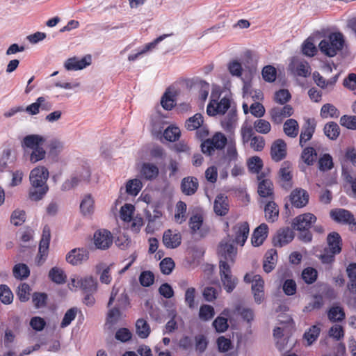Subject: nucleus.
Wrapping results in <instances>:
<instances>
[{
	"mask_svg": "<svg viewBox=\"0 0 356 356\" xmlns=\"http://www.w3.org/2000/svg\"><path fill=\"white\" fill-rule=\"evenodd\" d=\"M237 250L227 242H221L218 248L220 258V277L222 286L227 293L232 292L238 284V279L233 276L231 266L235 263Z\"/></svg>",
	"mask_w": 356,
	"mask_h": 356,
	"instance_id": "nucleus-1",
	"label": "nucleus"
},
{
	"mask_svg": "<svg viewBox=\"0 0 356 356\" xmlns=\"http://www.w3.org/2000/svg\"><path fill=\"white\" fill-rule=\"evenodd\" d=\"M344 44L343 35L340 32H335L330 33L327 38L322 40L318 47L323 54L329 57H334L343 49Z\"/></svg>",
	"mask_w": 356,
	"mask_h": 356,
	"instance_id": "nucleus-2",
	"label": "nucleus"
},
{
	"mask_svg": "<svg viewBox=\"0 0 356 356\" xmlns=\"http://www.w3.org/2000/svg\"><path fill=\"white\" fill-rule=\"evenodd\" d=\"M228 141V138L223 133L217 131L211 138H208L201 143V150L203 154L212 156L216 150H223Z\"/></svg>",
	"mask_w": 356,
	"mask_h": 356,
	"instance_id": "nucleus-3",
	"label": "nucleus"
},
{
	"mask_svg": "<svg viewBox=\"0 0 356 356\" xmlns=\"http://www.w3.org/2000/svg\"><path fill=\"white\" fill-rule=\"evenodd\" d=\"M91 172L88 164L76 168L74 173L70 179L65 180L62 184L63 191H70L82 182L88 183L90 179Z\"/></svg>",
	"mask_w": 356,
	"mask_h": 356,
	"instance_id": "nucleus-4",
	"label": "nucleus"
},
{
	"mask_svg": "<svg viewBox=\"0 0 356 356\" xmlns=\"http://www.w3.org/2000/svg\"><path fill=\"white\" fill-rule=\"evenodd\" d=\"M51 239V230L49 225L44 226L39 243L38 253L35 258L38 265L42 264L47 258Z\"/></svg>",
	"mask_w": 356,
	"mask_h": 356,
	"instance_id": "nucleus-5",
	"label": "nucleus"
},
{
	"mask_svg": "<svg viewBox=\"0 0 356 356\" xmlns=\"http://www.w3.org/2000/svg\"><path fill=\"white\" fill-rule=\"evenodd\" d=\"M293 108L289 104L283 106H274L269 111V115L271 121L275 124H280L286 118L293 114Z\"/></svg>",
	"mask_w": 356,
	"mask_h": 356,
	"instance_id": "nucleus-6",
	"label": "nucleus"
},
{
	"mask_svg": "<svg viewBox=\"0 0 356 356\" xmlns=\"http://www.w3.org/2000/svg\"><path fill=\"white\" fill-rule=\"evenodd\" d=\"M258 193L262 197H274V186L272 181L268 178V175L265 172H261L257 175Z\"/></svg>",
	"mask_w": 356,
	"mask_h": 356,
	"instance_id": "nucleus-7",
	"label": "nucleus"
},
{
	"mask_svg": "<svg viewBox=\"0 0 356 356\" xmlns=\"http://www.w3.org/2000/svg\"><path fill=\"white\" fill-rule=\"evenodd\" d=\"M230 99L224 97L220 102L211 99L207 108V113L209 116H215L218 114H225L230 107Z\"/></svg>",
	"mask_w": 356,
	"mask_h": 356,
	"instance_id": "nucleus-8",
	"label": "nucleus"
},
{
	"mask_svg": "<svg viewBox=\"0 0 356 356\" xmlns=\"http://www.w3.org/2000/svg\"><path fill=\"white\" fill-rule=\"evenodd\" d=\"M330 218L336 222L343 225H356L353 214L344 209H332L330 213Z\"/></svg>",
	"mask_w": 356,
	"mask_h": 356,
	"instance_id": "nucleus-9",
	"label": "nucleus"
},
{
	"mask_svg": "<svg viewBox=\"0 0 356 356\" xmlns=\"http://www.w3.org/2000/svg\"><path fill=\"white\" fill-rule=\"evenodd\" d=\"M115 299H117L118 307L125 309L130 305L129 298L125 289L114 285L108 302V307H110Z\"/></svg>",
	"mask_w": 356,
	"mask_h": 356,
	"instance_id": "nucleus-10",
	"label": "nucleus"
},
{
	"mask_svg": "<svg viewBox=\"0 0 356 356\" xmlns=\"http://www.w3.org/2000/svg\"><path fill=\"white\" fill-rule=\"evenodd\" d=\"M94 244L97 249L107 250L113 244V236L106 229L97 230L94 234Z\"/></svg>",
	"mask_w": 356,
	"mask_h": 356,
	"instance_id": "nucleus-11",
	"label": "nucleus"
},
{
	"mask_svg": "<svg viewBox=\"0 0 356 356\" xmlns=\"http://www.w3.org/2000/svg\"><path fill=\"white\" fill-rule=\"evenodd\" d=\"M270 157L275 162H280L284 159L287 154L286 143L282 139L275 140L271 145Z\"/></svg>",
	"mask_w": 356,
	"mask_h": 356,
	"instance_id": "nucleus-12",
	"label": "nucleus"
},
{
	"mask_svg": "<svg viewBox=\"0 0 356 356\" xmlns=\"http://www.w3.org/2000/svg\"><path fill=\"white\" fill-rule=\"evenodd\" d=\"M317 220L316 216L311 213H305L296 216L292 223L294 229L300 230L310 229Z\"/></svg>",
	"mask_w": 356,
	"mask_h": 356,
	"instance_id": "nucleus-13",
	"label": "nucleus"
},
{
	"mask_svg": "<svg viewBox=\"0 0 356 356\" xmlns=\"http://www.w3.org/2000/svg\"><path fill=\"white\" fill-rule=\"evenodd\" d=\"M88 258L89 252L86 248H74L66 255V261L73 266L80 265Z\"/></svg>",
	"mask_w": 356,
	"mask_h": 356,
	"instance_id": "nucleus-14",
	"label": "nucleus"
},
{
	"mask_svg": "<svg viewBox=\"0 0 356 356\" xmlns=\"http://www.w3.org/2000/svg\"><path fill=\"white\" fill-rule=\"evenodd\" d=\"M163 243L165 248L175 249L181 243V235L177 230L167 229L163 234Z\"/></svg>",
	"mask_w": 356,
	"mask_h": 356,
	"instance_id": "nucleus-15",
	"label": "nucleus"
},
{
	"mask_svg": "<svg viewBox=\"0 0 356 356\" xmlns=\"http://www.w3.org/2000/svg\"><path fill=\"white\" fill-rule=\"evenodd\" d=\"M289 70L296 75L302 77H307L311 74V67L308 62L293 59L289 65Z\"/></svg>",
	"mask_w": 356,
	"mask_h": 356,
	"instance_id": "nucleus-16",
	"label": "nucleus"
},
{
	"mask_svg": "<svg viewBox=\"0 0 356 356\" xmlns=\"http://www.w3.org/2000/svg\"><path fill=\"white\" fill-rule=\"evenodd\" d=\"M49 191L47 184H39L38 181L33 179L29 190V198L32 201L41 200Z\"/></svg>",
	"mask_w": 356,
	"mask_h": 356,
	"instance_id": "nucleus-17",
	"label": "nucleus"
},
{
	"mask_svg": "<svg viewBox=\"0 0 356 356\" xmlns=\"http://www.w3.org/2000/svg\"><path fill=\"white\" fill-rule=\"evenodd\" d=\"M316 122L314 119L308 118L303 125L300 135L299 145L302 147L305 143L312 139L316 129Z\"/></svg>",
	"mask_w": 356,
	"mask_h": 356,
	"instance_id": "nucleus-18",
	"label": "nucleus"
},
{
	"mask_svg": "<svg viewBox=\"0 0 356 356\" xmlns=\"http://www.w3.org/2000/svg\"><path fill=\"white\" fill-rule=\"evenodd\" d=\"M91 63L90 55H86L81 59H79L76 57L70 58L65 62L64 66L67 70H80Z\"/></svg>",
	"mask_w": 356,
	"mask_h": 356,
	"instance_id": "nucleus-19",
	"label": "nucleus"
},
{
	"mask_svg": "<svg viewBox=\"0 0 356 356\" xmlns=\"http://www.w3.org/2000/svg\"><path fill=\"white\" fill-rule=\"evenodd\" d=\"M309 193L302 188L294 189L290 195V200L292 205L296 208H302L309 202Z\"/></svg>",
	"mask_w": 356,
	"mask_h": 356,
	"instance_id": "nucleus-20",
	"label": "nucleus"
},
{
	"mask_svg": "<svg viewBox=\"0 0 356 356\" xmlns=\"http://www.w3.org/2000/svg\"><path fill=\"white\" fill-rule=\"evenodd\" d=\"M233 231L235 234V242L243 246L249 235V224L247 222H238L234 226Z\"/></svg>",
	"mask_w": 356,
	"mask_h": 356,
	"instance_id": "nucleus-21",
	"label": "nucleus"
},
{
	"mask_svg": "<svg viewBox=\"0 0 356 356\" xmlns=\"http://www.w3.org/2000/svg\"><path fill=\"white\" fill-rule=\"evenodd\" d=\"M291 163L289 161H284L279 170V177L282 186L286 189L292 187V174L291 171Z\"/></svg>",
	"mask_w": 356,
	"mask_h": 356,
	"instance_id": "nucleus-22",
	"label": "nucleus"
},
{
	"mask_svg": "<svg viewBox=\"0 0 356 356\" xmlns=\"http://www.w3.org/2000/svg\"><path fill=\"white\" fill-rule=\"evenodd\" d=\"M294 238L293 232L289 227L280 229L273 238V242L276 247H282L290 243Z\"/></svg>",
	"mask_w": 356,
	"mask_h": 356,
	"instance_id": "nucleus-23",
	"label": "nucleus"
},
{
	"mask_svg": "<svg viewBox=\"0 0 356 356\" xmlns=\"http://www.w3.org/2000/svg\"><path fill=\"white\" fill-rule=\"evenodd\" d=\"M198 187V180L195 177L188 176L181 180V191L186 195H194L197 192Z\"/></svg>",
	"mask_w": 356,
	"mask_h": 356,
	"instance_id": "nucleus-24",
	"label": "nucleus"
},
{
	"mask_svg": "<svg viewBox=\"0 0 356 356\" xmlns=\"http://www.w3.org/2000/svg\"><path fill=\"white\" fill-rule=\"evenodd\" d=\"M214 212L216 215L224 216L229 212V204L227 196L224 194H218L213 204Z\"/></svg>",
	"mask_w": 356,
	"mask_h": 356,
	"instance_id": "nucleus-25",
	"label": "nucleus"
},
{
	"mask_svg": "<svg viewBox=\"0 0 356 356\" xmlns=\"http://www.w3.org/2000/svg\"><path fill=\"white\" fill-rule=\"evenodd\" d=\"M327 250L334 254H339L342 249V238L337 232L328 234L327 236Z\"/></svg>",
	"mask_w": 356,
	"mask_h": 356,
	"instance_id": "nucleus-26",
	"label": "nucleus"
},
{
	"mask_svg": "<svg viewBox=\"0 0 356 356\" xmlns=\"http://www.w3.org/2000/svg\"><path fill=\"white\" fill-rule=\"evenodd\" d=\"M268 234V227L265 223H261L253 232L251 237L252 244L254 247L261 245L265 239L267 238Z\"/></svg>",
	"mask_w": 356,
	"mask_h": 356,
	"instance_id": "nucleus-27",
	"label": "nucleus"
},
{
	"mask_svg": "<svg viewBox=\"0 0 356 356\" xmlns=\"http://www.w3.org/2000/svg\"><path fill=\"white\" fill-rule=\"evenodd\" d=\"M49 178V171L44 166H39L33 168L29 175L30 183H33V179L38 181L39 184H47V181Z\"/></svg>",
	"mask_w": 356,
	"mask_h": 356,
	"instance_id": "nucleus-28",
	"label": "nucleus"
},
{
	"mask_svg": "<svg viewBox=\"0 0 356 356\" xmlns=\"http://www.w3.org/2000/svg\"><path fill=\"white\" fill-rule=\"evenodd\" d=\"M277 261V252L275 249L268 250L265 254L263 268L264 270L268 273L271 272L275 267Z\"/></svg>",
	"mask_w": 356,
	"mask_h": 356,
	"instance_id": "nucleus-29",
	"label": "nucleus"
},
{
	"mask_svg": "<svg viewBox=\"0 0 356 356\" xmlns=\"http://www.w3.org/2000/svg\"><path fill=\"white\" fill-rule=\"evenodd\" d=\"M237 121L236 111H230L221 121L222 129L229 134H233Z\"/></svg>",
	"mask_w": 356,
	"mask_h": 356,
	"instance_id": "nucleus-30",
	"label": "nucleus"
},
{
	"mask_svg": "<svg viewBox=\"0 0 356 356\" xmlns=\"http://www.w3.org/2000/svg\"><path fill=\"white\" fill-rule=\"evenodd\" d=\"M283 131L287 136L296 138L299 133V124L297 120L293 118L286 120L283 124Z\"/></svg>",
	"mask_w": 356,
	"mask_h": 356,
	"instance_id": "nucleus-31",
	"label": "nucleus"
},
{
	"mask_svg": "<svg viewBox=\"0 0 356 356\" xmlns=\"http://www.w3.org/2000/svg\"><path fill=\"white\" fill-rule=\"evenodd\" d=\"M159 172L158 167L149 163H143L140 170L142 177L147 180L155 179L158 176Z\"/></svg>",
	"mask_w": 356,
	"mask_h": 356,
	"instance_id": "nucleus-32",
	"label": "nucleus"
},
{
	"mask_svg": "<svg viewBox=\"0 0 356 356\" xmlns=\"http://www.w3.org/2000/svg\"><path fill=\"white\" fill-rule=\"evenodd\" d=\"M327 317L331 322H341L345 319L346 314L343 307L333 305L327 311Z\"/></svg>",
	"mask_w": 356,
	"mask_h": 356,
	"instance_id": "nucleus-33",
	"label": "nucleus"
},
{
	"mask_svg": "<svg viewBox=\"0 0 356 356\" xmlns=\"http://www.w3.org/2000/svg\"><path fill=\"white\" fill-rule=\"evenodd\" d=\"M44 142V138L40 135H28L25 136L22 143L23 147H28L33 149L39 147Z\"/></svg>",
	"mask_w": 356,
	"mask_h": 356,
	"instance_id": "nucleus-34",
	"label": "nucleus"
},
{
	"mask_svg": "<svg viewBox=\"0 0 356 356\" xmlns=\"http://www.w3.org/2000/svg\"><path fill=\"white\" fill-rule=\"evenodd\" d=\"M346 273L349 279L347 287L351 293L356 295V263L350 264Z\"/></svg>",
	"mask_w": 356,
	"mask_h": 356,
	"instance_id": "nucleus-35",
	"label": "nucleus"
},
{
	"mask_svg": "<svg viewBox=\"0 0 356 356\" xmlns=\"http://www.w3.org/2000/svg\"><path fill=\"white\" fill-rule=\"evenodd\" d=\"M265 217L267 221L273 222L278 218L279 209L277 205L273 201H269L264 208Z\"/></svg>",
	"mask_w": 356,
	"mask_h": 356,
	"instance_id": "nucleus-36",
	"label": "nucleus"
},
{
	"mask_svg": "<svg viewBox=\"0 0 356 356\" xmlns=\"http://www.w3.org/2000/svg\"><path fill=\"white\" fill-rule=\"evenodd\" d=\"M94 200L90 195H86L80 204V209L85 216H91L95 210Z\"/></svg>",
	"mask_w": 356,
	"mask_h": 356,
	"instance_id": "nucleus-37",
	"label": "nucleus"
},
{
	"mask_svg": "<svg viewBox=\"0 0 356 356\" xmlns=\"http://www.w3.org/2000/svg\"><path fill=\"white\" fill-rule=\"evenodd\" d=\"M323 132L329 139L335 140L340 134V128L337 123L329 122L325 124Z\"/></svg>",
	"mask_w": 356,
	"mask_h": 356,
	"instance_id": "nucleus-38",
	"label": "nucleus"
},
{
	"mask_svg": "<svg viewBox=\"0 0 356 356\" xmlns=\"http://www.w3.org/2000/svg\"><path fill=\"white\" fill-rule=\"evenodd\" d=\"M204 118L200 113H195L189 118L185 122V127L188 131H195L202 126Z\"/></svg>",
	"mask_w": 356,
	"mask_h": 356,
	"instance_id": "nucleus-39",
	"label": "nucleus"
},
{
	"mask_svg": "<svg viewBox=\"0 0 356 356\" xmlns=\"http://www.w3.org/2000/svg\"><path fill=\"white\" fill-rule=\"evenodd\" d=\"M247 165L251 173L257 174V175H259L261 172V170L264 166V163L259 156H254L248 159Z\"/></svg>",
	"mask_w": 356,
	"mask_h": 356,
	"instance_id": "nucleus-40",
	"label": "nucleus"
},
{
	"mask_svg": "<svg viewBox=\"0 0 356 356\" xmlns=\"http://www.w3.org/2000/svg\"><path fill=\"white\" fill-rule=\"evenodd\" d=\"M80 286L83 292L96 293L97 282L92 277H85L80 280Z\"/></svg>",
	"mask_w": 356,
	"mask_h": 356,
	"instance_id": "nucleus-41",
	"label": "nucleus"
},
{
	"mask_svg": "<svg viewBox=\"0 0 356 356\" xmlns=\"http://www.w3.org/2000/svg\"><path fill=\"white\" fill-rule=\"evenodd\" d=\"M49 278L58 284H64L66 282L67 276L64 271L58 267H53L49 272Z\"/></svg>",
	"mask_w": 356,
	"mask_h": 356,
	"instance_id": "nucleus-42",
	"label": "nucleus"
},
{
	"mask_svg": "<svg viewBox=\"0 0 356 356\" xmlns=\"http://www.w3.org/2000/svg\"><path fill=\"white\" fill-rule=\"evenodd\" d=\"M136 334L141 339L147 338L151 332L150 327L146 320L139 318L136 323Z\"/></svg>",
	"mask_w": 356,
	"mask_h": 356,
	"instance_id": "nucleus-43",
	"label": "nucleus"
},
{
	"mask_svg": "<svg viewBox=\"0 0 356 356\" xmlns=\"http://www.w3.org/2000/svg\"><path fill=\"white\" fill-rule=\"evenodd\" d=\"M321 116L323 118H337L340 115V112L337 108L332 104H325L321 109Z\"/></svg>",
	"mask_w": 356,
	"mask_h": 356,
	"instance_id": "nucleus-44",
	"label": "nucleus"
},
{
	"mask_svg": "<svg viewBox=\"0 0 356 356\" xmlns=\"http://www.w3.org/2000/svg\"><path fill=\"white\" fill-rule=\"evenodd\" d=\"M197 291L195 287H188L185 291L184 302L190 309H194L197 303L195 301Z\"/></svg>",
	"mask_w": 356,
	"mask_h": 356,
	"instance_id": "nucleus-45",
	"label": "nucleus"
},
{
	"mask_svg": "<svg viewBox=\"0 0 356 356\" xmlns=\"http://www.w3.org/2000/svg\"><path fill=\"white\" fill-rule=\"evenodd\" d=\"M181 136V131L178 127L170 125L163 131L164 138L169 142L178 140Z\"/></svg>",
	"mask_w": 356,
	"mask_h": 356,
	"instance_id": "nucleus-46",
	"label": "nucleus"
},
{
	"mask_svg": "<svg viewBox=\"0 0 356 356\" xmlns=\"http://www.w3.org/2000/svg\"><path fill=\"white\" fill-rule=\"evenodd\" d=\"M13 273L16 279L22 280L29 276L30 270L26 264L20 263L14 266Z\"/></svg>",
	"mask_w": 356,
	"mask_h": 356,
	"instance_id": "nucleus-47",
	"label": "nucleus"
},
{
	"mask_svg": "<svg viewBox=\"0 0 356 356\" xmlns=\"http://www.w3.org/2000/svg\"><path fill=\"white\" fill-rule=\"evenodd\" d=\"M317 154L315 149L312 147H305L301 154V159L307 165L314 164L316 159Z\"/></svg>",
	"mask_w": 356,
	"mask_h": 356,
	"instance_id": "nucleus-48",
	"label": "nucleus"
},
{
	"mask_svg": "<svg viewBox=\"0 0 356 356\" xmlns=\"http://www.w3.org/2000/svg\"><path fill=\"white\" fill-rule=\"evenodd\" d=\"M143 187L142 182L140 179H130L126 184V192L131 195L136 196Z\"/></svg>",
	"mask_w": 356,
	"mask_h": 356,
	"instance_id": "nucleus-49",
	"label": "nucleus"
},
{
	"mask_svg": "<svg viewBox=\"0 0 356 356\" xmlns=\"http://www.w3.org/2000/svg\"><path fill=\"white\" fill-rule=\"evenodd\" d=\"M203 221V216L200 213H195L191 216L188 224L192 234L196 233L200 229Z\"/></svg>",
	"mask_w": 356,
	"mask_h": 356,
	"instance_id": "nucleus-50",
	"label": "nucleus"
},
{
	"mask_svg": "<svg viewBox=\"0 0 356 356\" xmlns=\"http://www.w3.org/2000/svg\"><path fill=\"white\" fill-rule=\"evenodd\" d=\"M321 329L317 325H312L304 334V339L307 341V345H312L318 339Z\"/></svg>",
	"mask_w": 356,
	"mask_h": 356,
	"instance_id": "nucleus-51",
	"label": "nucleus"
},
{
	"mask_svg": "<svg viewBox=\"0 0 356 356\" xmlns=\"http://www.w3.org/2000/svg\"><path fill=\"white\" fill-rule=\"evenodd\" d=\"M254 130L262 134H267L271 130L270 123L264 119H257L254 122Z\"/></svg>",
	"mask_w": 356,
	"mask_h": 356,
	"instance_id": "nucleus-52",
	"label": "nucleus"
},
{
	"mask_svg": "<svg viewBox=\"0 0 356 356\" xmlns=\"http://www.w3.org/2000/svg\"><path fill=\"white\" fill-rule=\"evenodd\" d=\"M323 297L320 295H316L314 296V300L304 307L303 312L309 313L314 310L319 309L323 307Z\"/></svg>",
	"mask_w": 356,
	"mask_h": 356,
	"instance_id": "nucleus-53",
	"label": "nucleus"
},
{
	"mask_svg": "<svg viewBox=\"0 0 356 356\" xmlns=\"http://www.w3.org/2000/svg\"><path fill=\"white\" fill-rule=\"evenodd\" d=\"M318 277L317 270L312 267H307L302 270V278L307 284H313Z\"/></svg>",
	"mask_w": 356,
	"mask_h": 356,
	"instance_id": "nucleus-54",
	"label": "nucleus"
},
{
	"mask_svg": "<svg viewBox=\"0 0 356 356\" xmlns=\"http://www.w3.org/2000/svg\"><path fill=\"white\" fill-rule=\"evenodd\" d=\"M13 294L10 288L6 284L0 285V300L5 305H9L13 302Z\"/></svg>",
	"mask_w": 356,
	"mask_h": 356,
	"instance_id": "nucleus-55",
	"label": "nucleus"
},
{
	"mask_svg": "<svg viewBox=\"0 0 356 356\" xmlns=\"http://www.w3.org/2000/svg\"><path fill=\"white\" fill-rule=\"evenodd\" d=\"M215 315V311L212 306L209 305H201L199 311V318L204 321H207L211 319Z\"/></svg>",
	"mask_w": 356,
	"mask_h": 356,
	"instance_id": "nucleus-56",
	"label": "nucleus"
},
{
	"mask_svg": "<svg viewBox=\"0 0 356 356\" xmlns=\"http://www.w3.org/2000/svg\"><path fill=\"white\" fill-rule=\"evenodd\" d=\"M291 98V95L286 89H280L274 95V101L281 105H285Z\"/></svg>",
	"mask_w": 356,
	"mask_h": 356,
	"instance_id": "nucleus-57",
	"label": "nucleus"
},
{
	"mask_svg": "<svg viewBox=\"0 0 356 356\" xmlns=\"http://www.w3.org/2000/svg\"><path fill=\"white\" fill-rule=\"evenodd\" d=\"M161 104L167 111H170L175 106V100L171 92L166 90L161 97Z\"/></svg>",
	"mask_w": 356,
	"mask_h": 356,
	"instance_id": "nucleus-58",
	"label": "nucleus"
},
{
	"mask_svg": "<svg viewBox=\"0 0 356 356\" xmlns=\"http://www.w3.org/2000/svg\"><path fill=\"white\" fill-rule=\"evenodd\" d=\"M134 207L131 204L123 205L120 211V218L124 222H131L133 218Z\"/></svg>",
	"mask_w": 356,
	"mask_h": 356,
	"instance_id": "nucleus-59",
	"label": "nucleus"
},
{
	"mask_svg": "<svg viewBox=\"0 0 356 356\" xmlns=\"http://www.w3.org/2000/svg\"><path fill=\"white\" fill-rule=\"evenodd\" d=\"M261 74L264 81L272 83L276 79L277 70L272 65H266L262 69Z\"/></svg>",
	"mask_w": 356,
	"mask_h": 356,
	"instance_id": "nucleus-60",
	"label": "nucleus"
},
{
	"mask_svg": "<svg viewBox=\"0 0 356 356\" xmlns=\"http://www.w3.org/2000/svg\"><path fill=\"white\" fill-rule=\"evenodd\" d=\"M332 157L329 154H324L318 160V168L321 171H327L333 168Z\"/></svg>",
	"mask_w": 356,
	"mask_h": 356,
	"instance_id": "nucleus-61",
	"label": "nucleus"
},
{
	"mask_svg": "<svg viewBox=\"0 0 356 356\" xmlns=\"http://www.w3.org/2000/svg\"><path fill=\"white\" fill-rule=\"evenodd\" d=\"M227 148V156L230 161H236L238 159V152L236 149V145L234 138L229 137Z\"/></svg>",
	"mask_w": 356,
	"mask_h": 356,
	"instance_id": "nucleus-62",
	"label": "nucleus"
},
{
	"mask_svg": "<svg viewBox=\"0 0 356 356\" xmlns=\"http://www.w3.org/2000/svg\"><path fill=\"white\" fill-rule=\"evenodd\" d=\"M340 124L348 129L356 130V115H342L340 118Z\"/></svg>",
	"mask_w": 356,
	"mask_h": 356,
	"instance_id": "nucleus-63",
	"label": "nucleus"
},
{
	"mask_svg": "<svg viewBox=\"0 0 356 356\" xmlns=\"http://www.w3.org/2000/svg\"><path fill=\"white\" fill-rule=\"evenodd\" d=\"M266 145L265 139L261 136H254L250 141V147L255 152H261Z\"/></svg>",
	"mask_w": 356,
	"mask_h": 356,
	"instance_id": "nucleus-64",
	"label": "nucleus"
}]
</instances>
